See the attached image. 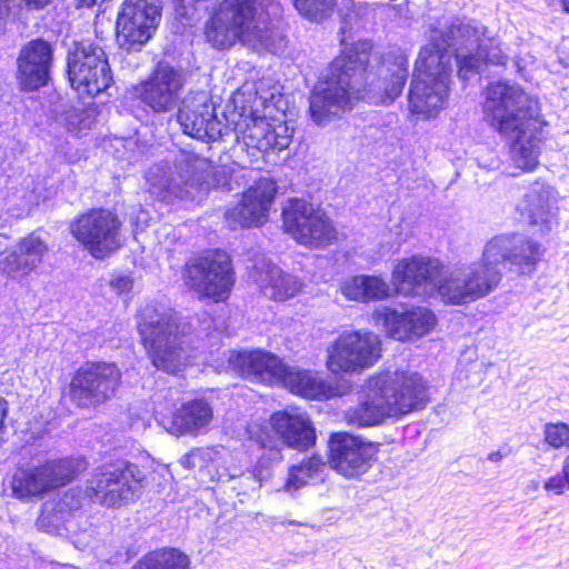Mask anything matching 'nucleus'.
<instances>
[{
    "label": "nucleus",
    "mask_w": 569,
    "mask_h": 569,
    "mask_svg": "<svg viewBox=\"0 0 569 569\" xmlns=\"http://www.w3.org/2000/svg\"><path fill=\"white\" fill-rule=\"evenodd\" d=\"M561 8L565 12L569 13V0H560Z\"/></svg>",
    "instance_id": "56"
},
{
    "label": "nucleus",
    "mask_w": 569,
    "mask_h": 569,
    "mask_svg": "<svg viewBox=\"0 0 569 569\" xmlns=\"http://www.w3.org/2000/svg\"><path fill=\"white\" fill-rule=\"evenodd\" d=\"M543 488L555 495H562L569 490V455L563 459L561 472L550 477L543 483Z\"/></svg>",
    "instance_id": "44"
},
{
    "label": "nucleus",
    "mask_w": 569,
    "mask_h": 569,
    "mask_svg": "<svg viewBox=\"0 0 569 569\" xmlns=\"http://www.w3.org/2000/svg\"><path fill=\"white\" fill-rule=\"evenodd\" d=\"M340 291L347 300L357 302L379 301L389 297V284L378 276L360 274L346 279Z\"/></svg>",
    "instance_id": "36"
},
{
    "label": "nucleus",
    "mask_w": 569,
    "mask_h": 569,
    "mask_svg": "<svg viewBox=\"0 0 569 569\" xmlns=\"http://www.w3.org/2000/svg\"><path fill=\"white\" fill-rule=\"evenodd\" d=\"M446 46L451 47V43H447L445 38H437L436 41L421 48L413 74L427 78V74L430 73L431 79L443 76L446 81L450 82L452 61L457 62L458 53H453Z\"/></svg>",
    "instance_id": "32"
},
{
    "label": "nucleus",
    "mask_w": 569,
    "mask_h": 569,
    "mask_svg": "<svg viewBox=\"0 0 569 569\" xmlns=\"http://www.w3.org/2000/svg\"><path fill=\"white\" fill-rule=\"evenodd\" d=\"M47 243L36 233L21 239L0 260V272L12 280H21L34 271L48 252Z\"/></svg>",
    "instance_id": "27"
},
{
    "label": "nucleus",
    "mask_w": 569,
    "mask_h": 569,
    "mask_svg": "<svg viewBox=\"0 0 569 569\" xmlns=\"http://www.w3.org/2000/svg\"><path fill=\"white\" fill-rule=\"evenodd\" d=\"M325 466L319 456H312L290 467L283 490L293 493L311 482L321 480Z\"/></svg>",
    "instance_id": "38"
},
{
    "label": "nucleus",
    "mask_w": 569,
    "mask_h": 569,
    "mask_svg": "<svg viewBox=\"0 0 569 569\" xmlns=\"http://www.w3.org/2000/svg\"><path fill=\"white\" fill-rule=\"evenodd\" d=\"M442 264L436 258L412 256L400 260L393 268L392 281L398 292L403 295H427L442 281L439 279Z\"/></svg>",
    "instance_id": "21"
},
{
    "label": "nucleus",
    "mask_w": 569,
    "mask_h": 569,
    "mask_svg": "<svg viewBox=\"0 0 569 569\" xmlns=\"http://www.w3.org/2000/svg\"><path fill=\"white\" fill-rule=\"evenodd\" d=\"M7 16H8L7 0H0V32L3 31Z\"/></svg>",
    "instance_id": "53"
},
{
    "label": "nucleus",
    "mask_w": 569,
    "mask_h": 569,
    "mask_svg": "<svg viewBox=\"0 0 569 569\" xmlns=\"http://www.w3.org/2000/svg\"><path fill=\"white\" fill-rule=\"evenodd\" d=\"M281 525H283V526H305V523L297 521V520L281 521Z\"/></svg>",
    "instance_id": "55"
},
{
    "label": "nucleus",
    "mask_w": 569,
    "mask_h": 569,
    "mask_svg": "<svg viewBox=\"0 0 569 569\" xmlns=\"http://www.w3.org/2000/svg\"><path fill=\"white\" fill-rule=\"evenodd\" d=\"M541 256L538 242L518 233H503L487 241L481 260L496 268L507 263L520 273H529L535 270Z\"/></svg>",
    "instance_id": "18"
},
{
    "label": "nucleus",
    "mask_w": 569,
    "mask_h": 569,
    "mask_svg": "<svg viewBox=\"0 0 569 569\" xmlns=\"http://www.w3.org/2000/svg\"><path fill=\"white\" fill-rule=\"evenodd\" d=\"M144 476L137 465L116 461L98 469L87 481L86 492L92 502L114 508L133 500Z\"/></svg>",
    "instance_id": "8"
},
{
    "label": "nucleus",
    "mask_w": 569,
    "mask_h": 569,
    "mask_svg": "<svg viewBox=\"0 0 569 569\" xmlns=\"http://www.w3.org/2000/svg\"><path fill=\"white\" fill-rule=\"evenodd\" d=\"M545 442L553 448H569V425L565 422H547L543 426Z\"/></svg>",
    "instance_id": "43"
},
{
    "label": "nucleus",
    "mask_w": 569,
    "mask_h": 569,
    "mask_svg": "<svg viewBox=\"0 0 569 569\" xmlns=\"http://www.w3.org/2000/svg\"><path fill=\"white\" fill-rule=\"evenodd\" d=\"M277 192L276 182L270 178H260L247 191L242 200L226 214V221L231 229L251 228L262 224Z\"/></svg>",
    "instance_id": "22"
},
{
    "label": "nucleus",
    "mask_w": 569,
    "mask_h": 569,
    "mask_svg": "<svg viewBox=\"0 0 569 569\" xmlns=\"http://www.w3.org/2000/svg\"><path fill=\"white\" fill-rule=\"evenodd\" d=\"M121 221L107 209H92L70 226L71 234L96 259H103L121 247Z\"/></svg>",
    "instance_id": "15"
},
{
    "label": "nucleus",
    "mask_w": 569,
    "mask_h": 569,
    "mask_svg": "<svg viewBox=\"0 0 569 569\" xmlns=\"http://www.w3.org/2000/svg\"><path fill=\"white\" fill-rule=\"evenodd\" d=\"M53 60V48L43 38L22 47L17 59V80L24 91H36L48 84Z\"/></svg>",
    "instance_id": "24"
},
{
    "label": "nucleus",
    "mask_w": 569,
    "mask_h": 569,
    "mask_svg": "<svg viewBox=\"0 0 569 569\" xmlns=\"http://www.w3.org/2000/svg\"><path fill=\"white\" fill-rule=\"evenodd\" d=\"M28 203L33 204L34 203V199L30 197V199L28 200Z\"/></svg>",
    "instance_id": "58"
},
{
    "label": "nucleus",
    "mask_w": 569,
    "mask_h": 569,
    "mask_svg": "<svg viewBox=\"0 0 569 569\" xmlns=\"http://www.w3.org/2000/svg\"><path fill=\"white\" fill-rule=\"evenodd\" d=\"M244 478H246L247 480H252V478H251V476H250V475L244 476Z\"/></svg>",
    "instance_id": "60"
},
{
    "label": "nucleus",
    "mask_w": 569,
    "mask_h": 569,
    "mask_svg": "<svg viewBox=\"0 0 569 569\" xmlns=\"http://www.w3.org/2000/svg\"><path fill=\"white\" fill-rule=\"evenodd\" d=\"M160 20V0H126L116 22V36H151Z\"/></svg>",
    "instance_id": "28"
},
{
    "label": "nucleus",
    "mask_w": 569,
    "mask_h": 569,
    "mask_svg": "<svg viewBox=\"0 0 569 569\" xmlns=\"http://www.w3.org/2000/svg\"><path fill=\"white\" fill-rule=\"evenodd\" d=\"M213 418L211 405L203 399L182 403L171 416L162 417L159 423L174 436H196L208 429Z\"/></svg>",
    "instance_id": "30"
},
{
    "label": "nucleus",
    "mask_w": 569,
    "mask_h": 569,
    "mask_svg": "<svg viewBox=\"0 0 569 569\" xmlns=\"http://www.w3.org/2000/svg\"><path fill=\"white\" fill-rule=\"evenodd\" d=\"M187 283L200 296L222 301L234 283V273L224 251H212L187 264Z\"/></svg>",
    "instance_id": "16"
},
{
    "label": "nucleus",
    "mask_w": 569,
    "mask_h": 569,
    "mask_svg": "<svg viewBox=\"0 0 569 569\" xmlns=\"http://www.w3.org/2000/svg\"><path fill=\"white\" fill-rule=\"evenodd\" d=\"M376 11L368 6L349 10L342 19L340 32L345 34L375 32Z\"/></svg>",
    "instance_id": "40"
},
{
    "label": "nucleus",
    "mask_w": 569,
    "mask_h": 569,
    "mask_svg": "<svg viewBox=\"0 0 569 569\" xmlns=\"http://www.w3.org/2000/svg\"><path fill=\"white\" fill-rule=\"evenodd\" d=\"M110 287L117 295H128L133 287V279L128 274H117L110 280Z\"/></svg>",
    "instance_id": "46"
},
{
    "label": "nucleus",
    "mask_w": 569,
    "mask_h": 569,
    "mask_svg": "<svg viewBox=\"0 0 569 569\" xmlns=\"http://www.w3.org/2000/svg\"><path fill=\"white\" fill-rule=\"evenodd\" d=\"M207 36H261L269 31L262 0H223L206 24Z\"/></svg>",
    "instance_id": "14"
},
{
    "label": "nucleus",
    "mask_w": 569,
    "mask_h": 569,
    "mask_svg": "<svg viewBox=\"0 0 569 569\" xmlns=\"http://www.w3.org/2000/svg\"><path fill=\"white\" fill-rule=\"evenodd\" d=\"M226 369L253 382L273 385L283 372L284 362L274 353L261 349L230 350Z\"/></svg>",
    "instance_id": "25"
},
{
    "label": "nucleus",
    "mask_w": 569,
    "mask_h": 569,
    "mask_svg": "<svg viewBox=\"0 0 569 569\" xmlns=\"http://www.w3.org/2000/svg\"><path fill=\"white\" fill-rule=\"evenodd\" d=\"M445 28L436 27L432 28V32H437L438 36H480L485 33L482 26L473 23L472 21L461 20L459 18L446 19L443 22Z\"/></svg>",
    "instance_id": "42"
},
{
    "label": "nucleus",
    "mask_w": 569,
    "mask_h": 569,
    "mask_svg": "<svg viewBox=\"0 0 569 569\" xmlns=\"http://www.w3.org/2000/svg\"><path fill=\"white\" fill-rule=\"evenodd\" d=\"M148 192L159 201L197 199L200 193L227 182L223 171L204 158L190 153L176 157L173 168L167 162L156 163L147 174Z\"/></svg>",
    "instance_id": "5"
},
{
    "label": "nucleus",
    "mask_w": 569,
    "mask_h": 569,
    "mask_svg": "<svg viewBox=\"0 0 569 569\" xmlns=\"http://www.w3.org/2000/svg\"><path fill=\"white\" fill-rule=\"evenodd\" d=\"M556 197L551 187L535 183L530 187L518 208L530 224H548L555 216Z\"/></svg>",
    "instance_id": "33"
},
{
    "label": "nucleus",
    "mask_w": 569,
    "mask_h": 569,
    "mask_svg": "<svg viewBox=\"0 0 569 569\" xmlns=\"http://www.w3.org/2000/svg\"><path fill=\"white\" fill-rule=\"evenodd\" d=\"M82 469L83 463L80 460L70 458L47 461L34 468L18 469L10 482L12 496L20 500L41 498L70 482Z\"/></svg>",
    "instance_id": "12"
},
{
    "label": "nucleus",
    "mask_w": 569,
    "mask_h": 569,
    "mask_svg": "<svg viewBox=\"0 0 569 569\" xmlns=\"http://www.w3.org/2000/svg\"><path fill=\"white\" fill-rule=\"evenodd\" d=\"M327 352V367L331 372L361 371L378 361L381 341L370 331L343 332L328 347Z\"/></svg>",
    "instance_id": "13"
},
{
    "label": "nucleus",
    "mask_w": 569,
    "mask_h": 569,
    "mask_svg": "<svg viewBox=\"0 0 569 569\" xmlns=\"http://www.w3.org/2000/svg\"><path fill=\"white\" fill-rule=\"evenodd\" d=\"M502 279L501 268L485 261L461 264L447 273L438 287L446 303L465 305L493 292Z\"/></svg>",
    "instance_id": "7"
},
{
    "label": "nucleus",
    "mask_w": 569,
    "mask_h": 569,
    "mask_svg": "<svg viewBox=\"0 0 569 569\" xmlns=\"http://www.w3.org/2000/svg\"><path fill=\"white\" fill-rule=\"evenodd\" d=\"M122 373L113 362L91 361L82 365L70 382V398L79 408H97L116 397Z\"/></svg>",
    "instance_id": "11"
},
{
    "label": "nucleus",
    "mask_w": 569,
    "mask_h": 569,
    "mask_svg": "<svg viewBox=\"0 0 569 569\" xmlns=\"http://www.w3.org/2000/svg\"><path fill=\"white\" fill-rule=\"evenodd\" d=\"M273 99L274 93L263 88V81L256 83L253 99L248 100L251 102V117L244 119L243 124H238L236 130L237 141L242 143L252 157L269 151L280 152L292 142L293 128L284 121L269 120L266 114L259 116Z\"/></svg>",
    "instance_id": "6"
},
{
    "label": "nucleus",
    "mask_w": 569,
    "mask_h": 569,
    "mask_svg": "<svg viewBox=\"0 0 569 569\" xmlns=\"http://www.w3.org/2000/svg\"><path fill=\"white\" fill-rule=\"evenodd\" d=\"M475 40H479L476 38ZM458 76L466 81L470 73H479L482 64L503 66L507 61V54L503 53L495 38H480L477 43L475 54H457Z\"/></svg>",
    "instance_id": "34"
},
{
    "label": "nucleus",
    "mask_w": 569,
    "mask_h": 569,
    "mask_svg": "<svg viewBox=\"0 0 569 569\" xmlns=\"http://www.w3.org/2000/svg\"><path fill=\"white\" fill-rule=\"evenodd\" d=\"M292 3L302 18L320 23L331 17L337 0H292Z\"/></svg>",
    "instance_id": "41"
},
{
    "label": "nucleus",
    "mask_w": 569,
    "mask_h": 569,
    "mask_svg": "<svg viewBox=\"0 0 569 569\" xmlns=\"http://www.w3.org/2000/svg\"><path fill=\"white\" fill-rule=\"evenodd\" d=\"M73 516L69 507L62 503V499L57 497L44 502L37 526L46 532L62 535L63 531L70 530L69 525Z\"/></svg>",
    "instance_id": "37"
},
{
    "label": "nucleus",
    "mask_w": 569,
    "mask_h": 569,
    "mask_svg": "<svg viewBox=\"0 0 569 569\" xmlns=\"http://www.w3.org/2000/svg\"><path fill=\"white\" fill-rule=\"evenodd\" d=\"M67 68L71 87L80 96H97L112 82L104 51L90 38L74 41L69 48Z\"/></svg>",
    "instance_id": "9"
},
{
    "label": "nucleus",
    "mask_w": 569,
    "mask_h": 569,
    "mask_svg": "<svg viewBox=\"0 0 569 569\" xmlns=\"http://www.w3.org/2000/svg\"><path fill=\"white\" fill-rule=\"evenodd\" d=\"M99 32H103V31L102 30L99 31L98 28L96 27V30H94L96 36H99Z\"/></svg>",
    "instance_id": "59"
},
{
    "label": "nucleus",
    "mask_w": 569,
    "mask_h": 569,
    "mask_svg": "<svg viewBox=\"0 0 569 569\" xmlns=\"http://www.w3.org/2000/svg\"><path fill=\"white\" fill-rule=\"evenodd\" d=\"M177 121L184 134L201 141L217 140L222 136L223 124L204 91L189 92L181 100Z\"/></svg>",
    "instance_id": "19"
},
{
    "label": "nucleus",
    "mask_w": 569,
    "mask_h": 569,
    "mask_svg": "<svg viewBox=\"0 0 569 569\" xmlns=\"http://www.w3.org/2000/svg\"><path fill=\"white\" fill-rule=\"evenodd\" d=\"M449 82L446 78L431 79L413 74L409 94L408 107L412 114L425 119L432 118L443 109L448 98Z\"/></svg>",
    "instance_id": "29"
},
{
    "label": "nucleus",
    "mask_w": 569,
    "mask_h": 569,
    "mask_svg": "<svg viewBox=\"0 0 569 569\" xmlns=\"http://www.w3.org/2000/svg\"><path fill=\"white\" fill-rule=\"evenodd\" d=\"M189 559L177 549L153 551L140 559L132 569H188Z\"/></svg>",
    "instance_id": "39"
},
{
    "label": "nucleus",
    "mask_w": 569,
    "mask_h": 569,
    "mask_svg": "<svg viewBox=\"0 0 569 569\" xmlns=\"http://www.w3.org/2000/svg\"><path fill=\"white\" fill-rule=\"evenodd\" d=\"M149 39L150 38H144V40H141V38L134 39V38H128V37L117 38V40H121V41H119L120 48L127 50L128 52L140 51L141 48L144 46V43L147 42V40H149Z\"/></svg>",
    "instance_id": "48"
},
{
    "label": "nucleus",
    "mask_w": 569,
    "mask_h": 569,
    "mask_svg": "<svg viewBox=\"0 0 569 569\" xmlns=\"http://www.w3.org/2000/svg\"><path fill=\"white\" fill-rule=\"evenodd\" d=\"M184 84L181 68L160 61L148 79L134 87V94L154 113H167L177 108Z\"/></svg>",
    "instance_id": "17"
},
{
    "label": "nucleus",
    "mask_w": 569,
    "mask_h": 569,
    "mask_svg": "<svg viewBox=\"0 0 569 569\" xmlns=\"http://www.w3.org/2000/svg\"><path fill=\"white\" fill-rule=\"evenodd\" d=\"M29 4H33L36 7H44L51 0H26Z\"/></svg>",
    "instance_id": "54"
},
{
    "label": "nucleus",
    "mask_w": 569,
    "mask_h": 569,
    "mask_svg": "<svg viewBox=\"0 0 569 569\" xmlns=\"http://www.w3.org/2000/svg\"><path fill=\"white\" fill-rule=\"evenodd\" d=\"M286 232L300 244L323 248L337 240L338 231L320 208L303 199H290L282 209Z\"/></svg>",
    "instance_id": "10"
},
{
    "label": "nucleus",
    "mask_w": 569,
    "mask_h": 569,
    "mask_svg": "<svg viewBox=\"0 0 569 569\" xmlns=\"http://www.w3.org/2000/svg\"><path fill=\"white\" fill-rule=\"evenodd\" d=\"M429 401L427 382L417 372L396 371L371 377L359 402L345 412L356 427H373L388 418H400L420 410Z\"/></svg>",
    "instance_id": "3"
},
{
    "label": "nucleus",
    "mask_w": 569,
    "mask_h": 569,
    "mask_svg": "<svg viewBox=\"0 0 569 569\" xmlns=\"http://www.w3.org/2000/svg\"><path fill=\"white\" fill-rule=\"evenodd\" d=\"M201 457H202L201 449H193L181 459V462H182V465H184L188 468H193V467H196V460L200 459Z\"/></svg>",
    "instance_id": "51"
},
{
    "label": "nucleus",
    "mask_w": 569,
    "mask_h": 569,
    "mask_svg": "<svg viewBox=\"0 0 569 569\" xmlns=\"http://www.w3.org/2000/svg\"><path fill=\"white\" fill-rule=\"evenodd\" d=\"M186 32H187L186 30H179V29L176 30V33H186Z\"/></svg>",
    "instance_id": "57"
},
{
    "label": "nucleus",
    "mask_w": 569,
    "mask_h": 569,
    "mask_svg": "<svg viewBox=\"0 0 569 569\" xmlns=\"http://www.w3.org/2000/svg\"><path fill=\"white\" fill-rule=\"evenodd\" d=\"M206 41L217 50H224L233 44L231 38H206Z\"/></svg>",
    "instance_id": "50"
},
{
    "label": "nucleus",
    "mask_w": 569,
    "mask_h": 569,
    "mask_svg": "<svg viewBox=\"0 0 569 569\" xmlns=\"http://www.w3.org/2000/svg\"><path fill=\"white\" fill-rule=\"evenodd\" d=\"M7 413H8V402L3 398L0 397V441L2 440L3 435L6 433L4 418L7 417Z\"/></svg>",
    "instance_id": "52"
},
{
    "label": "nucleus",
    "mask_w": 569,
    "mask_h": 569,
    "mask_svg": "<svg viewBox=\"0 0 569 569\" xmlns=\"http://www.w3.org/2000/svg\"><path fill=\"white\" fill-rule=\"evenodd\" d=\"M277 383L283 385L292 393L310 399L327 398L331 392L329 386L316 373L286 363Z\"/></svg>",
    "instance_id": "35"
},
{
    "label": "nucleus",
    "mask_w": 569,
    "mask_h": 569,
    "mask_svg": "<svg viewBox=\"0 0 569 569\" xmlns=\"http://www.w3.org/2000/svg\"><path fill=\"white\" fill-rule=\"evenodd\" d=\"M59 497L62 499V503L68 506L69 510H71L73 513L78 512L82 508L86 499L90 500L86 489L80 487L71 488Z\"/></svg>",
    "instance_id": "45"
},
{
    "label": "nucleus",
    "mask_w": 569,
    "mask_h": 569,
    "mask_svg": "<svg viewBox=\"0 0 569 569\" xmlns=\"http://www.w3.org/2000/svg\"><path fill=\"white\" fill-rule=\"evenodd\" d=\"M138 331L152 365L177 373L191 358L188 342L190 323L163 306L147 305L138 313Z\"/></svg>",
    "instance_id": "4"
},
{
    "label": "nucleus",
    "mask_w": 569,
    "mask_h": 569,
    "mask_svg": "<svg viewBox=\"0 0 569 569\" xmlns=\"http://www.w3.org/2000/svg\"><path fill=\"white\" fill-rule=\"evenodd\" d=\"M482 109L490 128L511 141L510 157L515 166L532 171L538 164L546 126L538 100L519 86L495 82L486 90Z\"/></svg>",
    "instance_id": "2"
},
{
    "label": "nucleus",
    "mask_w": 569,
    "mask_h": 569,
    "mask_svg": "<svg viewBox=\"0 0 569 569\" xmlns=\"http://www.w3.org/2000/svg\"><path fill=\"white\" fill-rule=\"evenodd\" d=\"M272 430L279 438L269 431H262L258 438L261 448L279 452V443L300 451L308 450L316 442V431L306 413L278 411L271 416Z\"/></svg>",
    "instance_id": "20"
},
{
    "label": "nucleus",
    "mask_w": 569,
    "mask_h": 569,
    "mask_svg": "<svg viewBox=\"0 0 569 569\" xmlns=\"http://www.w3.org/2000/svg\"><path fill=\"white\" fill-rule=\"evenodd\" d=\"M370 49L368 39H360L350 49L346 48L332 62L330 76L315 86L309 98V112L316 124L327 126L351 110L356 99L388 104L400 96L408 77L406 52L392 48L383 56L378 70V81H383V91L376 94V88L380 89L381 84L369 82L371 72L368 68L372 58H379Z\"/></svg>",
    "instance_id": "1"
},
{
    "label": "nucleus",
    "mask_w": 569,
    "mask_h": 569,
    "mask_svg": "<svg viewBox=\"0 0 569 569\" xmlns=\"http://www.w3.org/2000/svg\"><path fill=\"white\" fill-rule=\"evenodd\" d=\"M387 333L397 340H409L427 335L436 325V317L427 308L416 307L408 310L382 308L375 312Z\"/></svg>",
    "instance_id": "26"
},
{
    "label": "nucleus",
    "mask_w": 569,
    "mask_h": 569,
    "mask_svg": "<svg viewBox=\"0 0 569 569\" xmlns=\"http://www.w3.org/2000/svg\"><path fill=\"white\" fill-rule=\"evenodd\" d=\"M141 213L144 216V220L147 219V212L141 211Z\"/></svg>",
    "instance_id": "61"
},
{
    "label": "nucleus",
    "mask_w": 569,
    "mask_h": 569,
    "mask_svg": "<svg viewBox=\"0 0 569 569\" xmlns=\"http://www.w3.org/2000/svg\"><path fill=\"white\" fill-rule=\"evenodd\" d=\"M196 9L192 4L184 6L182 0H176L174 13L176 18L180 19L182 27L191 23Z\"/></svg>",
    "instance_id": "47"
},
{
    "label": "nucleus",
    "mask_w": 569,
    "mask_h": 569,
    "mask_svg": "<svg viewBox=\"0 0 569 569\" xmlns=\"http://www.w3.org/2000/svg\"><path fill=\"white\" fill-rule=\"evenodd\" d=\"M511 452V449L508 446H503L496 451H491L487 456V460L493 463L500 462L503 458L508 457Z\"/></svg>",
    "instance_id": "49"
},
{
    "label": "nucleus",
    "mask_w": 569,
    "mask_h": 569,
    "mask_svg": "<svg viewBox=\"0 0 569 569\" xmlns=\"http://www.w3.org/2000/svg\"><path fill=\"white\" fill-rule=\"evenodd\" d=\"M330 463L348 478L368 471L377 455V447L346 432L335 433L329 441Z\"/></svg>",
    "instance_id": "23"
},
{
    "label": "nucleus",
    "mask_w": 569,
    "mask_h": 569,
    "mask_svg": "<svg viewBox=\"0 0 569 569\" xmlns=\"http://www.w3.org/2000/svg\"><path fill=\"white\" fill-rule=\"evenodd\" d=\"M252 278L266 297L278 301L296 297L302 288L297 277L282 271L264 258L253 266Z\"/></svg>",
    "instance_id": "31"
}]
</instances>
